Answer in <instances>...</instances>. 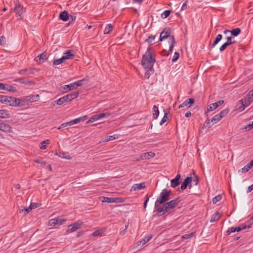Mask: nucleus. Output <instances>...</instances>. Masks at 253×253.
Listing matches in <instances>:
<instances>
[{"label": "nucleus", "mask_w": 253, "mask_h": 253, "mask_svg": "<svg viewBox=\"0 0 253 253\" xmlns=\"http://www.w3.org/2000/svg\"><path fill=\"white\" fill-rule=\"evenodd\" d=\"M97 115H98V117L100 119L103 118L106 116H107V117L109 116L110 115V113H109L108 112L102 113L100 114H98Z\"/></svg>", "instance_id": "nucleus-52"}, {"label": "nucleus", "mask_w": 253, "mask_h": 253, "mask_svg": "<svg viewBox=\"0 0 253 253\" xmlns=\"http://www.w3.org/2000/svg\"><path fill=\"white\" fill-rule=\"evenodd\" d=\"M155 62V57L151 52V48L148 47L145 53L143 55L141 64L145 69L150 68L152 69Z\"/></svg>", "instance_id": "nucleus-1"}, {"label": "nucleus", "mask_w": 253, "mask_h": 253, "mask_svg": "<svg viewBox=\"0 0 253 253\" xmlns=\"http://www.w3.org/2000/svg\"><path fill=\"white\" fill-rule=\"evenodd\" d=\"M70 18H71V20L70 21L69 24L74 22L76 20V17L74 15H71Z\"/></svg>", "instance_id": "nucleus-64"}, {"label": "nucleus", "mask_w": 253, "mask_h": 253, "mask_svg": "<svg viewBox=\"0 0 253 253\" xmlns=\"http://www.w3.org/2000/svg\"><path fill=\"white\" fill-rule=\"evenodd\" d=\"M74 89H76V87H75L74 84H73V83H71L69 84L61 86L60 88V91L62 93H65Z\"/></svg>", "instance_id": "nucleus-18"}, {"label": "nucleus", "mask_w": 253, "mask_h": 253, "mask_svg": "<svg viewBox=\"0 0 253 253\" xmlns=\"http://www.w3.org/2000/svg\"><path fill=\"white\" fill-rule=\"evenodd\" d=\"M180 200L179 198H177L175 199L170 201L169 202H166L162 204L163 208L165 209V212H168L170 210L173 209L176 206L180 203Z\"/></svg>", "instance_id": "nucleus-4"}, {"label": "nucleus", "mask_w": 253, "mask_h": 253, "mask_svg": "<svg viewBox=\"0 0 253 253\" xmlns=\"http://www.w3.org/2000/svg\"><path fill=\"white\" fill-rule=\"evenodd\" d=\"M84 224V222L81 220H77L75 223L68 226V229L66 230L67 234L74 232L77 230L81 228Z\"/></svg>", "instance_id": "nucleus-7"}, {"label": "nucleus", "mask_w": 253, "mask_h": 253, "mask_svg": "<svg viewBox=\"0 0 253 253\" xmlns=\"http://www.w3.org/2000/svg\"><path fill=\"white\" fill-rule=\"evenodd\" d=\"M0 130L5 132H11L12 128L7 124L0 123Z\"/></svg>", "instance_id": "nucleus-21"}, {"label": "nucleus", "mask_w": 253, "mask_h": 253, "mask_svg": "<svg viewBox=\"0 0 253 253\" xmlns=\"http://www.w3.org/2000/svg\"><path fill=\"white\" fill-rule=\"evenodd\" d=\"M171 12V10H165L162 14H161V17L163 19L166 18L168 17L169 16Z\"/></svg>", "instance_id": "nucleus-42"}, {"label": "nucleus", "mask_w": 253, "mask_h": 253, "mask_svg": "<svg viewBox=\"0 0 253 253\" xmlns=\"http://www.w3.org/2000/svg\"><path fill=\"white\" fill-rule=\"evenodd\" d=\"M179 57V54L177 52H175L174 54V55L173 56V58L172 59V61L173 62H174L176 61Z\"/></svg>", "instance_id": "nucleus-55"}, {"label": "nucleus", "mask_w": 253, "mask_h": 253, "mask_svg": "<svg viewBox=\"0 0 253 253\" xmlns=\"http://www.w3.org/2000/svg\"><path fill=\"white\" fill-rule=\"evenodd\" d=\"M253 167V159L244 168L239 170V172L246 173L249 171Z\"/></svg>", "instance_id": "nucleus-23"}, {"label": "nucleus", "mask_w": 253, "mask_h": 253, "mask_svg": "<svg viewBox=\"0 0 253 253\" xmlns=\"http://www.w3.org/2000/svg\"><path fill=\"white\" fill-rule=\"evenodd\" d=\"M38 57H40V58L42 60V63L47 59V58H46V54L45 52L41 53L38 55Z\"/></svg>", "instance_id": "nucleus-50"}, {"label": "nucleus", "mask_w": 253, "mask_h": 253, "mask_svg": "<svg viewBox=\"0 0 253 253\" xmlns=\"http://www.w3.org/2000/svg\"><path fill=\"white\" fill-rule=\"evenodd\" d=\"M102 232V231L100 229L96 230L93 232L92 236L94 237H96L97 236L100 235Z\"/></svg>", "instance_id": "nucleus-56"}, {"label": "nucleus", "mask_w": 253, "mask_h": 253, "mask_svg": "<svg viewBox=\"0 0 253 253\" xmlns=\"http://www.w3.org/2000/svg\"><path fill=\"white\" fill-rule=\"evenodd\" d=\"M199 177L195 174V178L192 179V182L195 183V185H197L199 182Z\"/></svg>", "instance_id": "nucleus-59"}, {"label": "nucleus", "mask_w": 253, "mask_h": 253, "mask_svg": "<svg viewBox=\"0 0 253 253\" xmlns=\"http://www.w3.org/2000/svg\"><path fill=\"white\" fill-rule=\"evenodd\" d=\"M222 39V35L221 34L217 35L215 39L214 40L213 43L211 45L210 48L214 47Z\"/></svg>", "instance_id": "nucleus-29"}, {"label": "nucleus", "mask_w": 253, "mask_h": 253, "mask_svg": "<svg viewBox=\"0 0 253 253\" xmlns=\"http://www.w3.org/2000/svg\"><path fill=\"white\" fill-rule=\"evenodd\" d=\"M59 18L64 22L67 21L69 18L68 12L66 10L61 12L59 14Z\"/></svg>", "instance_id": "nucleus-26"}, {"label": "nucleus", "mask_w": 253, "mask_h": 253, "mask_svg": "<svg viewBox=\"0 0 253 253\" xmlns=\"http://www.w3.org/2000/svg\"><path fill=\"white\" fill-rule=\"evenodd\" d=\"M155 156V154L150 151L142 154L140 156V159L141 160L150 159V158H153Z\"/></svg>", "instance_id": "nucleus-25"}, {"label": "nucleus", "mask_w": 253, "mask_h": 253, "mask_svg": "<svg viewBox=\"0 0 253 253\" xmlns=\"http://www.w3.org/2000/svg\"><path fill=\"white\" fill-rule=\"evenodd\" d=\"M221 119L222 118L217 114L211 118V122L213 123V124H215L220 121Z\"/></svg>", "instance_id": "nucleus-33"}, {"label": "nucleus", "mask_w": 253, "mask_h": 253, "mask_svg": "<svg viewBox=\"0 0 253 253\" xmlns=\"http://www.w3.org/2000/svg\"><path fill=\"white\" fill-rule=\"evenodd\" d=\"M84 79H83L80 81H78L77 82L73 83V84H74L75 87H76V89L77 88L78 86H81L83 85V82L84 81Z\"/></svg>", "instance_id": "nucleus-44"}, {"label": "nucleus", "mask_w": 253, "mask_h": 253, "mask_svg": "<svg viewBox=\"0 0 253 253\" xmlns=\"http://www.w3.org/2000/svg\"><path fill=\"white\" fill-rule=\"evenodd\" d=\"M38 207L39 204L37 203H32L30 206V209H31V210Z\"/></svg>", "instance_id": "nucleus-57"}, {"label": "nucleus", "mask_w": 253, "mask_h": 253, "mask_svg": "<svg viewBox=\"0 0 253 253\" xmlns=\"http://www.w3.org/2000/svg\"><path fill=\"white\" fill-rule=\"evenodd\" d=\"M49 140H46L42 141L41 143V146H40V148L42 150H44L46 148V145L49 143Z\"/></svg>", "instance_id": "nucleus-40"}, {"label": "nucleus", "mask_w": 253, "mask_h": 253, "mask_svg": "<svg viewBox=\"0 0 253 253\" xmlns=\"http://www.w3.org/2000/svg\"><path fill=\"white\" fill-rule=\"evenodd\" d=\"M229 109L228 108H226L222 111H221L219 113H218V115L222 118L225 117L229 113Z\"/></svg>", "instance_id": "nucleus-37"}, {"label": "nucleus", "mask_w": 253, "mask_h": 253, "mask_svg": "<svg viewBox=\"0 0 253 253\" xmlns=\"http://www.w3.org/2000/svg\"><path fill=\"white\" fill-rule=\"evenodd\" d=\"M253 101V98L246 95L243 99L240 100V102H243L245 105V107L249 106Z\"/></svg>", "instance_id": "nucleus-20"}, {"label": "nucleus", "mask_w": 253, "mask_h": 253, "mask_svg": "<svg viewBox=\"0 0 253 253\" xmlns=\"http://www.w3.org/2000/svg\"><path fill=\"white\" fill-rule=\"evenodd\" d=\"M180 174H177L174 178L170 180V185L172 188H176L180 184Z\"/></svg>", "instance_id": "nucleus-17"}, {"label": "nucleus", "mask_w": 253, "mask_h": 253, "mask_svg": "<svg viewBox=\"0 0 253 253\" xmlns=\"http://www.w3.org/2000/svg\"><path fill=\"white\" fill-rule=\"evenodd\" d=\"M241 32V30L239 28H236L233 29L230 31V33L232 36L236 37L239 35Z\"/></svg>", "instance_id": "nucleus-30"}, {"label": "nucleus", "mask_w": 253, "mask_h": 253, "mask_svg": "<svg viewBox=\"0 0 253 253\" xmlns=\"http://www.w3.org/2000/svg\"><path fill=\"white\" fill-rule=\"evenodd\" d=\"M192 182V178L191 176L186 177L184 181L182 182L180 189L182 190H184L186 189L187 186L189 185V188H191L192 186L191 183Z\"/></svg>", "instance_id": "nucleus-13"}, {"label": "nucleus", "mask_w": 253, "mask_h": 253, "mask_svg": "<svg viewBox=\"0 0 253 253\" xmlns=\"http://www.w3.org/2000/svg\"><path fill=\"white\" fill-rule=\"evenodd\" d=\"M249 224L247 225L246 226H250V228L251 227L253 223V217H251L248 221Z\"/></svg>", "instance_id": "nucleus-62"}, {"label": "nucleus", "mask_w": 253, "mask_h": 253, "mask_svg": "<svg viewBox=\"0 0 253 253\" xmlns=\"http://www.w3.org/2000/svg\"><path fill=\"white\" fill-rule=\"evenodd\" d=\"M222 198V195H218L215 197H214L212 199V202L213 204H216L217 202L220 201Z\"/></svg>", "instance_id": "nucleus-48"}, {"label": "nucleus", "mask_w": 253, "mask_h": 253, "mask_svg": "<svg viewBox=\"0 0 253 253\" xmlns=\"http://www.w3.org/2000/svg\"><path fill=\"white\" fill-rule=\"evenodd\" d=\"M161 205L155 203L154 210V212H157V213L153 215L154 217H160L165 213L167 212H165V209L163 208L162 206H161Z\"/></svg>", "instance_id": "nucleus-9"}, {"label": "nucleus", "mask_w": 253, "mask_h": 253, "mask_svg": "<svg viewBox=\"0 0 253 253\" xmlns=\"http://www.w3.org/2000/svg\"><path fill=\"white\" fill-rule=\"evenodd\" d=\"M227 41L224 42L219 48V51L221 52L224 51L227 46L235 43L236 42L235 41H232V37H226Z\"/></svg>", "instance_id": "nucleus-11"}, {"label": "nucleus", "mask_w": 253, "mask_h": 253, "mask_svg": "<svg viewBox=\"0 0 253 253\" xmlns=\"http://www.w3.org/2000/svg\"><path fill=\"white\" fill-rule=\"evenodd\" d=\"M171 30L169 27L165 28L163 31L161 33L160 36V41H162L167 38L169 39V42H170L169 50L168 52L166 54V56H168L169 54L172 52L173 47L175 44V41L173 36H171Z\"/></svg>", "instance_id": "nucleus-2"}, {"label": "nucleus", "mask_w": 253, "mask_h": 253, "mask_svg": "<svg viewBox=\"0 0 253 253\" xmlns=\"http://www.w3.org/2000/svg\"><path fill=\"white\" fill-rule=\"evenodd\" d=\"M247 228L249 229L250 226H246V224H241L238 227H231L226 231V235H229L231 233L235 232H240L241 230H245Z\"/></svg>", "instance_id": "nucleus-8"}, {"label": "nucleus", "mask_w": 253, "mask_h": 253, "mask_svg": "<svg viewBox=\"0 0 253 253\" xmlns=\"http://www.w3.org/2000/svg\"><path fill=\"white\" fill-rule=\"evenodd\" d=\"M194 232H192L189 234H185L182 236V238L183 239H188L192 238L194 236Z\"/></svg>", "instance_id": "nucleus-49"}, {"label": "nucleus", "mask_w": 253, "mask_h": 253, "mask_svg": "<svg viewBox=\"0 0 253 253\" xmlns=\"http://www.w3.org/2000/svg\"><path fill=\"white\" fill-rule=\"evenodd\" d=\"M113 27L111 24H108L105 27L104 34H108L112 31Z\"/></svg>", "instance_id": "nucleus-36"}, {"label": "nucleus", "mask_w": 253, "mask_h": 253, "mask_svg": "<svg viewBox=\"0 0 253 253\" xmlns=\"http://www.w3.org/2000/svg\"><path fill=\"white\" fill-rule=\"evenodd\" d=\"M169 199L170 198H169L168 193H167V189H165L162 190L159 197L156 201L155 203L162 205L168 201Z\"/></svg>", "instance_id": "nucleus-6"}, {"label": "nucleus", "mask_w": 253, "mask_h": 253, "mask_svg": "<svg viewBox=\"0 0 253 253\" xmlns=\"http://www.w3.org/2000/svg\"><path fill=\"white\" fill-rule=\"evenodd\" d=\"M59 156L62 158H64L66 159H71V157L69 155H67L66 153H65L64 152H63V153L60 152Z\"/></svg>", "instance_id": "nucleus-51"}, {"label": "nucleus", "mask_w": 253, "mask_h": 253, "mask_svg": "<svg viewBox=\"0 0 253 253\" xmlns=\"http://www.w3.org/2000/svg\"><path fill=\"white\" fill-rule=\"evenodd\" d=\"M0 89L7 90L12 92H17L15 86L7 84H4L3 83H0Z\"/></svg>", "instance_id": "nucleus-14"}, {"label": "nucleus", "mask_w": 253, "mask_h": 253, "mask_svg": "<svg viewBox=\"0 0 253 253\" xmlns=\"http://www.w3.org/2000/svg\"><path fill=\"white\" fill-rule=\"evenodd\" d=\"M120 136V135L119 134H114L113 135L108 136H107V138H106L105 141H109L118 139L119 138Z\"/></svg>", "instance_id": "nucleus-41"}, {"label": "nucleus", "mask_w": 253, "mask_h": 253, "mask_svg": "<svg viewBox=\"0 0 253 253\" xmlns=\"http://www.w3.org/2000/svg\"><path fill=\"white\" fill-rule=\"evenodd\" d=\"M14 11L16 15L21 16L22 14L25 12V8L18 1L15 2V9Z\"/></svg>", "instance_id": "nucleus-12"}, {"label": "nucleus", "mask_w": 253, "mask_h": 253, "mask_svg": "<svg viewBox=\"0 0 253 253\" xmlns=\"http://www.w3.org/2000/svg\"><path fill=\"white\" fill-rule=\"evenodd\" d=\"M66 221V220L60 218H56L51 219L49 221V224L50 226H55L56 225H62Z\"/></svg>", "instance_id": "nucleus-15"}, {"label": "nucleus", "mask_w": 253, "mask_h": 253, "mask_svg": "<svg viewBox=\"0 0 253 253\" xmlns=\"http://www.w3.org/2000/svg\"><path fill=\"white\" fill-rule=\"evenodd\" d=\"M79 91L73 92L57 100L56 101V104L59 105H61L64 103L71 101L73 99L77 98L79 96Z\"/></svg>", "instance_id": "nucleus-3"}, {"label": "nucleus", "mask_w": 253, "mask_h": 253, "mask_svg": "<svg viewBox=\"0 0 253 253\" xmlns=\"http://www.w3.org/2000/svg\"><path fill=\"white\" fill-rule=\"evenodd\" d=\"M29 98L31 97V98H30V102L31 103V102L37 101L39 99L40 96L39 94H37L36 95H30V96H29Z\"/></svg>", "instance_id": "nucleus-43"}, {"label": "nucleus", "mask_w": 253, "mask_h": 253, "mask_svg": "<svg viewBox=\"0 0 253 253\" xmlns=\"http://www.w3.org/2000/svg\"><path fill=\"white\" fill-rule=\"evenodd\" d=\"M0 102L11 106H16V98L12 96L0 95Z\"/></svg>", "instance_id": "nucleus-5"}, {"label": "nucleus", "mask_w": 253, "mask_h": 253, "mask_svg": "<svg viewBox=\"0 0 253 253\" xmlns=\"http://www.w3.org/2000/svg\"><path fill=\"white\" fill-rule=\"evenodd\" d=\"M63 56H64L65 60L73 59L75 56L74 51L73 50H67L64 53V55Z\"/></svg>", "instance_id": "nucleus-22"}, {"label": "nucleus", "mask_w": 253, "mask_h": 253, "mask_svg": "<svg viewBox=\"0 0 253 253\" xmlns=\"http://www.w3.org/2000/svg\"><path fill=\"white\" fill-rule=\"evenodd\" d=\"M153 117L154 119H156L159 115L158 107L157 106L154 105L153 106Z\"/></svg>", "instance_id": "nucleus-31"}, {"label": "nucleus", "mask_w": 253, "mask_h": 253, "mask_svg": "<svg viewBox=\"0 0 253 253\" xmlns=\"http://www.w3.org/2000/svg\"><path fill=\"white\" fill-rule=\"evenodd\" d=\"M35 162L38 164H41L42 165L44 166L46 165V163L45 161H42L39 159L35 160Z\"/></svg>", "instance_id": "nucleus-63"}, {"label": "nucleus", "mask_w": 253, "mask_h": 253, "mask_svg": "<svg viewBox=\"0 0 253 253\" xmlns=\"http://www.w3.org/2000/svg\"><path fill=\"white\" fill-rule=\"evenodd\" d=\"M29 69L27 68H25L24 69H21L18 71V74L19 75H28V71Z\"/></svg>", "instance_id": "nucleus-54"}, {"label": "nucleus", "mask_w": 253, "mask_h": 253, "mask_svg": "<svg viewBox=\"0 0 253 253\" xmlns=\"http://www.w3.org/2000/svg\"><path fill=\"white\" fill-rule=\"evenodd\" d=\"M16 82H20L21 84H28L30 85H34V83L32 81H27L24 78H19L15 80Z\"/></svg>", "instance_id": "nucleus-28"}, {"label": "nucleus", "mask_w": 253, "mask_h": 253, "mask_svg": "<svg viewBox=\"0 0 253 253\" xmlns=\"http://www.w3.org/2000/svg\"><path fill=\"white\" fill-rule=\"evenodd\" d=\"M219 214V212L218 211H217L214 214H213L210 220V222H213L216 220H218L219 217H217V216Z\"/></svg>", "instance_id": "nucleus-45"}, {"label": "nucleus", "mask_w": 253, "mask_h": 253, "mask_svg": "<svg viewBox=\"0 0 253 253\" xmlns=\"http://www.w3.org/2000/svg\"><path fill=\"white\" fill-rule=\"evenodd\" d=\"M99 118L98 117V115L97 114H95L94 115H93L89 120H88L86 122V124H90V123H92L93 122H94V121H96L98 120H99Z\"/></svg>", "instance_id": "nucleus-38"}, {"label": "nucleus", "mask_w": 253, "mask_h": 253, "mask_svg": "<svg viewBox=\"0 0 253 253\" xmlns=\"http://www.w3.org/2000/svg\"><path fill=\"white\" fill-rule=\"evenodd\" d=\"M224 102L222 100H219L215 103H212L210 105L209 108H208V112L212 111L216 109L220 105H222Z\"/></svg>", "instance_id": "nucleus-19"}, {"label": "nucleus", "mask_w": 253, "mask_h": 253, "mask_svg": "<svg viewBox=\"0 0 253 253\" xmlns=\"http://www.w3.org/2000/svg\"><path fill=\"white\" fill-rule=\"evenodd\" d=\"M72 122V125L78 124L80 122H81V120L79 119V118L75 119L74 120H72L71 121Z\"/></svg>", "instance_id": "nucleus-61"}, {"label": "nucleus", "mask_w": 253, "mask_h": 253, "mask_svg": "<svg viewBox=\"0 0 253 253\" xmlns=\"http://www.w3.org/2000/svg\"><path fill=\"white\" fill-rule=\"evenodd\" d=\"M31 98H29V96L22 97L20 98H16V106L17 107H23L26 105H28L30 102Z\"/></svg>", "instance_id": "nucleus-10"}, {"label": "nucleus", "mask_w": 253, "mask_h": 253, "mask_svg": "<svg viewBox=\"0 0 253 253\" xmlns=\"http://www.w3.org/2000/svg\"><path fill=\"white\" fill-rule=\"evenodd\" d=\"M103 200H102V202H106L108 203H118L120 201L119 200L120 198H109V197H103Z\"/></svg>", "instance_id": "nucleus-27"}, {"label": "nucleus", "mask_w": 253, "mask_h": 253, "mask_svg": "<svg viewBox=\"0 0 253 253\" xmlns=\"http://www.w3.org/2000/svg\"><path fill=\"white\" fill-rule=\"evenodd\" d=\"M65 61L66 60H65L64 56H62L61 58H60L59 59H55L53 62V64L54 65H59L62 63H64Z\"/></svg>", "instance_id": "nucleus-34"}, {"label": "nucleus", "mask_w": 253, "mask_h": 253, "mask_svg": "<svg viewBox=\"0 0 253 253\" xmlns=\"http://www.w3.org/2000/svg\"><path fill=\"white\" fill-rule=\"evenodd\" d=\"M155 36L150 35L148 37V38L145 40V42L152 44V42L155 39Z\"/></svg>", "instance_id": "nucleus-47"}, {"label": "nucleus", "mask_w": 253, "mask_h": 253, "mask_svg": "<svg viewBox=\"0 0 253 253\" xmlns=\"http://www.w3.org/2000/svg\"><path fill=\"white\" fill-rule=\"evenodd\" d=\"M238 106L239 107L237 108V110L239 112H242L245 109V108L247 107H245V105L244 104V103L243 102H240V100L238 102Z\"/></svg>", "instance_id": "nucleus-39"}, {"label": "nucleus", "mask_w": 253, "mask_h": 253, "mask_svg": "<svg viewBox=\"0 0 253 253\" xmlns=\"http://www.w3.org/2000/svg\"><path fill=\"white\" fill-rule=\"evenodd\" d=\"M146 187L145 183L143 182L141 183L135 184H134L130 189V191H136L138 190L143 189Z\"/></svg>", "instance_id": "nucleus-24"}, {"label": "nucleus", "mask_w": 253, "mask_h": 253, "mask_svg": "<svg viewBox=\"0 0 253 253\" xmlns=\"http://www.w3.org/2000/svg\"><path fill=\"white\" fill-rule=\"evenodd\" d=\"M145 202H144V204H143V208H144V209H146V208L147 203H148V202L149 201V197L148 196V195H146L145 197Z\"/></svg>", "instance_id": "nucleus-58"}, {"label": "nucleus", "mask_w": 253, "mask_h": 253, "mask_svg": "<svg viewBox=\"0 0 253 253\" xmlns=\"http://www.w3.org/2000/svg\"><path fill=\"white\" fill-rule=\"evenodd\" d=\"M168 113H165L164 116L163 117V119H162L161 121L160 122V125H163L165 122H167L168 119Z\"/></svg>", "instance_id": "nucleus-53"}, {"label": "nucleus", "mask_w": 253, "mask_h": 253, "mask_svg": "<svg viewBox=\"0 0 253 253\" xmlns=\"http://www.w3.org/2000/svg\"><path fill=\"white\" fill-rule=\"evenodd\" d=\"M146 69H147V71L145 73V77L146 78L149 79L150 75H152V74H153L154 70L153 68H152V69H151V68H147Z\"/></svg>", "instance_id": "nucleus-35"}, {"label": "nucleus", "mask_w": 253, "mask_h": 253, "mask_svg": "<svg viewBox=\"0 0 253 253\" xmlns=\"http://www.w3.org/2000/svg\"><path fill=\"white\" fill-rule=\"evenodd\" d=\"M152 235H148L147 236L145 237L143 240L142 241H143V243H142V245H144V244H145L146 243H147L148 242H149L152 238Z\"/></svg>", "instance_id": "nucleus-46"}, {"label": "nucleus", "mask_w": 253, "mask_h": 253, "mask_svg": "<svg viewBox=\"0 0 253 253\" xmlns=\"http://www.w3.org/2000/svg\"><path fill=\"white\" fill-rule=\"evenodd\" d=\"M9 114L8 111L5 110H0V118H7L9 117Z\"/></svg>", "instance_id": "nucleus-32"}, {"label": "nucleus", "mask_w": 253, "mask_h": 253, "mask_svg": "<svg viewBox=\"0 0 253 253\" xmlns=\"http://www.w3.org/2000/svg\"><path fill=\"white\" fill-rule=\"evenodd\" d=\"M31 211V209H30V207L29 208H24L23 210H22L20 212H23L25 214H27L29 213Z\"/></svg>", "instance_id": "nucleus-60"}, {"label": "nucleus", "mask_w": 253, "mask_h": 253, "mask_svg": "<svg viewBox=\"0 0 253 253\" xmlns=\"http://www.w3.org/2000/svg\"><path fill=\"white\" fill-rule=\"evenodd\" d=\"M194 102H195V100L194 98H188V99H186V100H185V101L183 103H182L181 104H180L178 108H183L186 106L187 107H190L192 105L194 104Z\"/></svg>", "instance_id": "nucleus-16"}]
</instances>
